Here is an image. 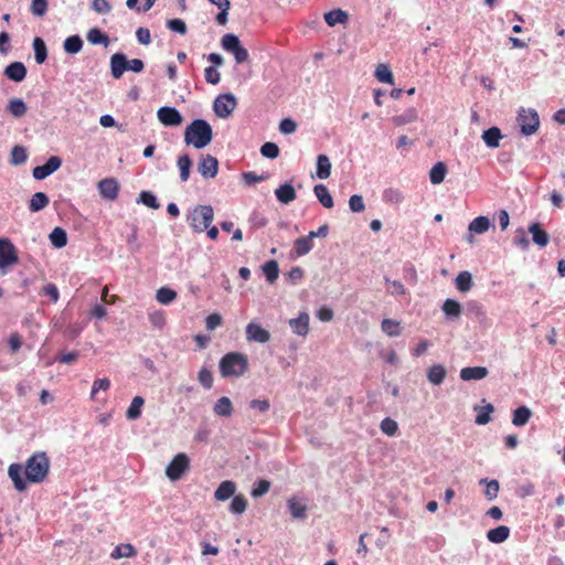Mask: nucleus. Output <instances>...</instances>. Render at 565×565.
I'll return each instance as SVG.
<instances>
[{
  "label": "nucleus",
  "mask_w": 565,
  "mask_h": 565,
  "mask_svg": "<svg viewBox=\"0 0 565 565\" xmlns=\"http://www.w3.org/2000/svg\"><path fill=\"white\" fill-rule=\"evenodd\" d=\"M263 271L266 276V279L271 284L274 282L279 275L278 263L276 260H269L264 264Z\"/></svg>",
  "instance_id": "44"
},
{
  "label": "nucleus",
  "mask_w": 565,
  "mask_h": 565,
  "mask_svg": "<svg viewBox=\"0 0 565 565\" xmlns=\"http://www.w3.org/2000/svg\"><path fill=\"white\" fill-rule=\"evenodd\" d=\"M489 227H490L489 218L487 216H478L470 222L468 230L471 233L483 234L489 230Z\"/></svg>",
  "instance_id": "34"
},
{
  "label": "nucleus",
  "mask_w": 565,
  "mask_h": 565,
  "mask_svg": "<svg viewBox=\"0 0 565 565\" xmlns=\"http://www.w3.org/2000/svg\"><path fill=\"white\" fill-rule=\"evenodd\" d=\"M236 491V484L231 480H225L220 483L214 492V497L217 501H225L231 497H234Z\"/></svg>",
  "instance_id": "20"
},
{
  "label": "nucleus",
  "mask_w": 565,
  "mask_h": 565,
  "mask_svg": "<svg viewBox=\"0 0 565 565\" xmlns=\"http://www.w3.org/2000/svg\"><path fill=\"white\" fill-rule=\"evenodd\" d=\"M510 536V529L507 525H500L495 529H491L487 532V539L491 543H503Z\"/></svg>",
  "instance_id": "23"
},
{
  "label": "nucleus",
  "mask_w": 565,
  "mask_h": 565,
  "mask_svg": "<svg viewBox=\"0 0 565 565\" xmlns=\"http://www.w3.org/2000/svg\"><path fill=\"white\" fill-rule=\"evenodd\" d=\"M349 207L353 213H360L365 210L363 198L359 194H354L349 200Z\"/></svg>",
  "instance_id": "56"
},
{
  "label": "nucleus",
  "mask_w": 565,
  "mask_h": 565,
  "mask_svg": "<svg viewBox=\"0 0 565 565\" xmlns=\"http://www.w3.org/2000/svg\"><path fill=\"white\" fill-rule=\"evenodd\" d=\"M90 8L99 14H107L111 11V4L107 0H93Z\"/></svg>",
  "instance_id": "55"
},
{
  "label": "nucleus",
  "mask_w": 565,
  "mask_h": 565,
  "mask_svg": "<svg viewBox=\"0 0 565 565\" xmlns=\"http://www.w3.org/2000/svg\"><path fill=\"white\" fill-rule=\"evenodd\" d=\"M128 60L122 53H115L110 57L111 75L115 78H120L125 71H127Z\"/></svg>",
  "instance_id": "16"
},
{
  "label": "nucleus",
  "mask_w": 565,
  "mask_h": 565,
  "mask_svg": "<svg viewBox=\"0 0 565 565\" xmlns=\"http://www.w3.org/2000/svg\"><path fill=\"white\" fill-rule=\"evenodd\" d=\"M309 315L307 312H301L298 318L289 320V326L295 333L305 337L309 332Z\"/></svg>",
  "instance_id": "17"
},
{
  "label": "nucleus",
  "mask_w": 565,
  "mask_h": 565,
  "mask_svg": "<svg viewBox=\"0 0 565 565\" xmlns=\"http://www.w3.org/2000/svg\"><path fill=\"white\" fill-rule=\"evenodd\" d=\"M145 404V399L141 396H135L126 412V417L129 420H135L140 417L141 408Z\"/></svg>",
  "instance_id": "31"
},
{
  "label": "nucleus",
  "mask_w": 565,
  "mask_h": 565,
  "mask_svg": "<svg viewBox=\"0 0 565 565\" xmlns=\"http://www.w3.org/2000/svg\"><path fill=\"white\" fill-rule=\"evenodd\" d=\"M138 202L143 203L145 205L151 207V209H159L160 204L157 201V198L148 191H142L139 195Z\"/></svg>",
  "instance_id": "54"
},
{
  "label": "nucleus",
  "mask_w": 565,
  "mask_h": 565,
  "mask_svg": "<svg viewBox=\"0 0 565 565\" xmlns=\"http://www.w3.org/2000/svg\"><path fill=\"white\" fill-rule=\"evenodd\" d=\"M529 232L532 234V239L537 246L545 247L548 244V233L544 231L539 223L531 224Z\"/></svg>",
  "instance_id": "21"
},
{
  "label": "nucleus",
  "mask_w": 565,
  "mask_h": 565,
  "mask_svg": "<svg viewBox=\"0 0 565 565\" xmlns=\"http://www.w3.org/2000/svg\"><path fill=\"white\" fill-rule=\"evenodd\" d=\"M99 194L109 201H114L118 196L119 184L114 178H106L98 182Z\"/></svg>",
  "instance_id": "14"
},
{
  "label": "nucleus",
  "mask_w": 565,
  "mask_h": 565,
  "mask_svg": "<svg viewBox=\"0 0 565 565\" xmlns=\"http://www.w3.org/2000/svg\"><path fill=\"white\" fill-rule=\"evenodd\" d=\"M313 192L319 202L326 207L331 209L333 206V199L324 184H317L313 188Z\"/></svg>",
  "instance_id": "27"
},
{
  "label": "nucleus",
  "mask_w": 565,
  "mask_h": 565,
  "mask_svg": "<svg viewBox=\"0 0 565 565\" xmlns=\"http://www.w3.org/2000/svg\"><path fill=\"white\" fill-rule=\"evenodd\" d=\"M499 482L497 480H491L487 483L484 495L488 500H493L498 497L499 493Z\"/></svg>",
  "instance_id": "60"
},
{
  "label": "nucleus",
  "mask_w": 565,
  "mask_h": 565,
  "mask_svg": "<svg viewBox=\"0 0 565 565\" xmlns=\"http://www.w3.org/2000/svg\"><path fill=\"white\" fill-rule=\"evenodd\" d=\"M8 111L15 118L23 117L26 114V104L21 98H11L7 106Z\"/></svg>",
  "instance_id": "28"
},
{
  "label": "nucleus",
  "mask_w": 565,
  "mask_h": 565,
  "mask_svg": "<svg viewBox=\"0 0 565 565\" xmlns=\"http://www.w3.org/2000/svg\"><path fill=\"white\" fill-rule=\"evenodd\" d=\"M28 154L25 148L21 146H14L11 150L10 162L14 166L22 164L26 161Z\"/></svg>",
  "instance_id": "49"
},
{
  "label": "nucleus",
  "mask_w": 565,
  "mask_h": 565,
  "mask_svg": "<svg viewBox=\"0 0 565 565\" xmlns=\"http://www.w3.org/2000/svg\"><path fill=\"white\" fill-rule=\"evenodd\" d=\"M494 407L491 404L486 405L482 408V412L479 413L476 417V423L478 425H486L491 420L490 414L493 413Z\"/></svg>",
  "instance_id": "57"
},
{
  "label": "nucleus",
  "mask_w": 565,
  "mask_h": 565,
  "mask_svg": "<svg viewBox=\"0 0 565 565\" xmlns=\"http://www.w3.org/2000/svg\"><path fill=\"white\" fill-rule=\"evenodd\" d=\"M532 416V412L527 406H520L513 412L512 424L518 427L526 425Z\"/></svg>",
  "instance_id": "25"
},
{
  "label": "nucleus",
  "mask_w": 565,
  "mask_h": 565,
  "mask_svg": "<svg viewBox=\"0 0 565 565\" xmlns=\"http://www.w3.org/2000/svg\"><path fill=\"white\" fill-rule=\"evenodd\" d=\"M456 288L461 292H467L472 288V276L469 271H461L456 277Z\"/></svg>",
  "instance_id": "36"
},
{
  "label": "nucleus",
  "mask_w": 565,
  "mask_h": 565,
  "mask_svg": "<svg viewBox=\"0 0 565 565\" xmlns=\"http://www.w3.org/2000/svg\"><path fill=\"white\" fill-rule=\"evenodd\" d=\"M417 117V113H416V109L415 108H409L405 111L404 115H401V116H395L393 118V121L394 124H396L397 126H402L406 122H412L416 119Z\"/></svg>",
  "instance_id": "52"
},
{
  "label": "nucleus",
  "mask_w": 565,
  "mask_h": 565,
  "mask_svg": "<svg viewBox=\"0 0 565 565\" xmlns=\"http://www.w3.org/2000/svg\"><path fill=\"white\" fill-rule=\"evenodd\" d=\"M297 124L290 118L282 119L279 124V130L285 135H290L295 132Z\"/></svg>",
  "instance_id": "64"
},
{
  "label": "nucleus",
  "mask_w": 565,
  "mask_h": 565,
  "mask_svg": "<svg viewBox=\"0 0 565 565\" xmlns=\"http://www.w3.org/2000/svg\"><path fill=\"white\" fill-rule=\"evenodd\" d=\"M441 310L448 318H459L461 315V305L457 300L446 299Z\"/></svg>",
  "instance_id": "33"
},
{
  "label": "nucleus",
  "mask_w": 565,
  "mask_h": 565,
  "mask_svg": "<svg viewBox=\"0 0 565 565\" xmlns=\"http://www.w3.org/2000/svg\"><path fill=\"white\" fill-rule=\"evenodd\" d=\"M198 170L203 178H215L218 172V161L212 154L202 156Z\"/></svg>",
  "instance_id": "12"
},
{
  "label": "nucleus",
  "mask_w": 565,
  "mask_h": 565,
  "mask_svg": "<svg viewBox=\"0 0 565 565\" xmlns=\"http://www.w3.org/2000/svg\"><path fill=\"white\" fill-rule=\"evenodd\" d=\"M205 79L210 84H217L221 79V75L214 66H209L204 70Z\"/></svg>",
  "instance_id": "62"
},
{
  "label": "nucleus",
  "mask_w": 565,
  "mask_h": 565,
  "mask_svg": "<svg viewBox=\"0 0 565 565\" xmlns=\"http://www.w3.org/2000/svg\"><path fill=\"white\" fill-rule=\"evenodd\" d=\"M49 196L43 192H36L32 195L29 209L31 212H39L49 205Z\"/></svg>",
  "instance_id": "32"
},
{
  "label": "nucleus",
  "mask_w": 565,
  "mask_h": 565,
  "mask_svg": "<svg viewBox=\"0 0 565 565\" xmlns=\"http://www.w3.org/2000/svg\"><path fill=\"white\" fill-rule=\"evenodd\" d=\"M4 75L14 82H22L26 76V67L22 62H12L4 70Z\"/></svg>",
  "instance_id": "18"
},
{
  "label": "nucleus",
  "mask_w": 565,
  "mask_h": 565,
  "mask_svg": "<svg viewBox=\"0 0 565 565\" xmlns=\"http://www.w3.org/2000/svg\"><path fill=\"white\" fill-rule=\"evenodd\" d=\"M62 164L60 157L52 156L43 166H38L33 169L32 174L36 180H43L53 172H55Z\"/></svg>",
  "instance_id": "11"
},
{
  "label": "nucleus",
  "mask_w": 565,
  "mask_h": 565,
  "mask_svg": "<svg viewBox=\"0 0 565 565\" xmlns=\"http://www.w3.org/2000/svg\"><path fill=\"white\" fill-rule=\"evenodd\" d=\"M277 200L282 204H289L296 200V191L291 184L285 183L275 190Z\"/></svg>",
  "instance_id": "22"
},
{
  "label": "nucleus",
  "mask_w": 565,
  "mask_h": 565,
  "mask_svg": "<svg viewBox=\"0 0 565 565\" xmlns=\"http://www.w3.org/2000/svg\"><path fill=\"white\" fill-rule=\"evenodd\" d=\"M50 471V459L44 451L32 455L25 463V479L32 483L42 482Z\"/></svg>",
  "instance_id": "2"
},
{
  "label": "nucleus",
  "mask_w": 565,
  "mask_h": 565,
  "mask_svg": "<svg viewBox=\"0 0 565 565\" xmlns=\"http://www.w3.org/2000/svg\"><path fill=\"white\" fill-rule=\"evenodd\" d=\"M222 324V317L220 313H212L205 319L206 330H214Z\"/></svg>",
  "instance_id": "63"
},
{
  "label": "nucleus",
  "mask_w": 565,
  "mask_h": 565,
  "mask_svg": "<svg viewBox=\"0 0 565 565\" xmlns=\"http://www.w3.org/2000/svg\"><path fill=\"white\" fill-rule=\"evenodd\" d=\"M488 373L486 366H467L460 370V379L462 381L482 380Z\"/></svg>",
  "instance_id": "19"
},
{
  "label": "nucleus",
  "mask_w": 565,
  "mask_h": 565,
  "mask_svg": "<svg viewBox=\"0 0 565 565\" xmlns=\"http://www.w3.org/2000/svg\"><path fill=\"white\" fill-rule=\"evenodd\" d=\"M326 22L333 26L338 23H344L348 20V13L341 9L332 10L324 14Z\"/></svg>",
  "instance_id": "41"
},
{
  "label": "nucleus",
  "mask_w": 565,
  "mask_h": 565,
  "mask_svg": "<svg viewBox=\"0 0 565 565\" xmlns=\"http://www.w3.org/2000/svg\"><path fill=\"white\" fill-rule=\"evenodd\" d=\"M157 300L162 305H169L177 298V292L168 287H161L156 294Z\"/></svg>",
  "instance_id": "45"
},
{
  "label": "nucleus",
  "mask_w": 565,
  "mask_h": 565,
  "mask_svg": "<svg viewBox=\"0 0 565 565\" xmlns=\"http://www.w3.org/2000/svg\"><path fill=\"white\" fill-rule=\"evenodd\" d=\"M157 116L159 121L164 126H179L183 118L174 107L164 106L158 109Z\"/></svg>",
  "instance_id": "10"
},
{
  "label": "nucleus",
  "mask_w": 565,
  "mask_h": 565,
  "mask_svg": "<svg viewBox=\"0 0 565 565\" xmlns=\"http://www.w3.org/2000/svg\"><path fill=\"white\" fill-rule=\"evenodd\" d=\"M136 555V550L131 544H121L117 546L113 553L111 557L115 559L122 558V557H132Z\"/></svg>",
  "instance_id": "46"
},
{
  "label": "nucleus",
  "mask_w": 565,
  "mask_h": 565,
  "mask_svg": "<svg viewBox=\"0 0 565 565\" xmlns=\"http://www.w3.org/2000/svg\"><path fill=\"white\" fill-rule=\"evenodd\" d=\"M19 260L14 245L8 238H0V269Z\"/></svg>",
  "instance_id": "9"
},
{
  "label": "nucleus",
  "mask_w": 565,
  "mask_h": 565,
  "mask_svg": "<svg viewBox=\"0 0 565 565\" xmlns=\"http://www.w3.org/2000/svg\"><path fill=\"white\" fill-rule=\"evenodd\" d=\"M289 511L295 519L303 520L307 518V507L296 499L288 500Z\"/></svg>",
  "instance_id": "40"
},
{
  "label": "nucleus",
  "mask_w": 565,
  "mask_h": 565,
  "mask_svg": "<svg viewBox=\"0 0 565 565\" xmlns=\"http://www.w3.org/2000/svg\"><path fill=\"white\" fill-rule=\"evenodd\" d=\"M447 173V167L444 162H437L429 171V179L433 184H439L444 181Z\"/></svg>",
  "instance_id": "35"
},
{
  "label": "nucleus",
  "mask_w": 565,
  "mask_h": 565,
  "mask_svg": "<svg viewBox=\"0 0 565 565\" xmlns=\"http://www.w3.org/2000/svg\"><path fill=\"white\" fill-rule=\"evenodd\" d=\"M218 367L223 377L242 376L248 370V360L243 353L231 352L221 359Z\"/></svg>",
  "instance_id": "3"
},
{
  "label": "nucleus",
  "mask_w": 565,
  "mask_h": 565,
  "mask_svg": "<svg viewBox=\"0 0 565 565\" xmlns=\"http://www.w3.org/2000/svg\"><path fill=\"white\" fill-rule=\"evenodd\" d=\"M22 473H23V468L19 463H12L8 468V475L10 477V479L12 480L14 488L20 492H22L26 489V481H28V480L23 479Z\"/></svg>",
  "instance_id": "15"
},
{
  "label": "nucleus",
  "mask_w": 565,
  "mask_h": 565,
  "mask_svg": "<svg viewBox=\"0 0 565 565\" xmlns=\"http://www.w3.org/2000/svg\"><path fill=\"white\" fill-rule=\"evenodd\" d=\"M33 50H34V58L38 64H42L45 62L47 57V49L44 41L41 38H35L33 40Z\"/></svg>",
  "instance_id": "37"
},
{
  "label": "nucleus",
  "mask_w": 565,
  "mask_h": 565,
  "mask_svg": "<svg viewBox=\"0 0 565 565\" xmlns=\"http://www.w3.org/2000/svg\"><path fill=\"white\" fill-rule=\"evenodd\" d=\"M213 412L217 416L230 417L233 413V404L226 396L218 398L213 407Z\"/></svg>",
  "instance_id": "26"
},
{
  "label": "nucleus",
  "mask_w": 565,
  "mask_h": 565,
  "mask_svg": "<svg viewBox=\"0 0 565 565\" xmlns=\"http://www.w3.org/2000/svg\"><path fill=\"white\" fill-rule=\"evenodd\" d=\"M167 26L174 32H178L180 34H185L186 32V24L181 19H172L167 22Z\"/></svg>",
  "instance_id": "61"
},
{
  "label": "nucleus",
  "mask_w": 565,
  "mask_h": 565,
  "mask_svg": "<svg viewBox=\"0 0 565 565\" xmlns=\"http://www.w3.org/2000/svg\"><path fill=\"white\" fill-rule=\"evenodd\" d=\"M247 508V500L243 494L234 495L230 505V511L234 514H242Z\"/></svg>",
  "instance_id": "47"
},
{
  "label": "nucleus",
  "mask_w": 565,
  "mask_h": 565,
  "mask_svg": "<svg viewBox=\"0 0 565 565\" xmlns=\"http://www.w3.org/2000/svg\"><path fill=\"white\" fill-rule=\"evenodd\" d=\"M198 380L204 388H212L214 379L212 372L209 369L202 367L198 374Z\"/></svg>",
  "instance_id": "50"
},
{
  "label": "nucleus",
  "mask_w": 565,
  "mask_h": 565,
  "mask_svg": "<svg viewBox=\"0 0 565 565\" xmlns=\"http://www.w3.org/2000/svg\"><path fill=\"white\" fill-rule=\"evenodd\" d=\"M260 153L269 159H276L279 156V148L274 142H265L260 148Z\"/></svg>",
  "instance_id": "53"
},
{
  "label": "nucleus",
  "mask_w": 565,
  "mask_h": 565,
  "mask_svg": "<svg viewBox=\"0 0 565 565\" xmlns=\"http://www.w3.org/2000/svg\"><path fill=\"white\" fill-rule=\"evenodd\" d=\"M192 167V160L188 154L180 156L178 159V168L180 170V179L185 182L190 178V170Z\"/></svg>",
  "instance_id": "39"
},
{
  "label": "nucleus",
  "mask_w": 565,
  "mask_h": 565,
  "mask_svg": "<svg viewBox=\"0 0 565 565\" xmlns=\"http://www.w3.org/2000/svg\"><path fill=\"white\" fill-rule=\"evenodd\" d=\"M246 339L253 342L267 343L270 340V333L258 323L250 322L246 326Z\"/></svg>",
  "instance_id": "13"
},
{
  "label": "nucleus",
  "mask_w": 565,
  "mask_h": 565,
  "mask_svg": "<svg viewBox=\"0 0 565 565\" xmlns=\"http://www.w3.org/2000/svg\"><path fill=\"white\" fill-rule=\"evenodd\" d=\"M236 106V97L233 94L227 93L216 97L213 108L220 118H227L235 110Z\"/></svg>",
  "instance_id": "8"
},
{
  "label": "nucleus",
  "mask_w": 565,
  "mask_h": 565,
  "mask_svg": "<svg viewBox=\"0 0 565 565\" xmlns=\"http://www.w3.org/2000/svg\"><path fill=\"white\" fill-rule=\"evenodd\" d=\"M331 174V162L326 154H319L317 158V177L327 179Z\"/></svg>",
  "instance_id": "30"
},
{
  "label": "nucleus",
  "mask_w": 565,
  "mask_h": 565,
  "mask_svg": "<svg viewBox=\"0 0 565 565\" xmlns=\"http://www.w3.org/2000/svg\"><path fill=\"white\" fill-rule=\"evenodd\" d=\"M63 47L65 52L76 54L82 50L83 41L78 35H72L64 41Z\"/></svg>",
  "instance_id": "43"
},
{
  "label": "nucleus",
  "mask_w": 565,
  "mask_h": 565,
  "mask_svg": "<svg viewBox=\"0 0 565 565\" xmlns=\"http://www.w3.org/2000/svg\"><path fill=\"white\" fill-rule=\"evenodd\" d=\"M50 241L56 248H62L67 244V234L61 227H55L50 234Z\"/></svg>",
  "instance_id": "42"
},
{
  "label": "nucleus",
  "mask_w": 565,
  "mask_h": 565,
  "mask_svg": "<svg viewBox=\"0 0 565 565\" xmlns=\"http://www.w3.org/2000/svg\"><path fill=\"white\" fill-rule=\"evenodd\" d=\"M501 139L502 134L498 127H491L482 134V140L489 148H498Z\"/></svg>",
  "instance_id": "24"
},
{
  "label": "nucleus",
  "mask_w": 565,
  "mask_h": 565,
  "mask_svg": "<svg viewBox=\"0 0 565 565\" xmlns=\"http://www.w3.org/2000/svg\"><path fill=\"white\" fill-rule=\"evenodd\" d=\"M214 218V211L211 205L196 206L189 216L190 224L196 232H204L209 228Z\"/></svg>",
  "instance_id": "4"
},
{
  "label": "nucleus",
  "mask_w": 565,
  "mask_h": 565,
  "mask_svg": "<svg viewBox=\"0 0 565 565\" xmlns=\"http://www.w3.org/2000/svg\"><path fill=\"white\" fill-rule=\"evenodd\" d=\"M270 489V482L268 480H260L258 483L253 488L250 494L253 498H259L266 494Z\"/></svg>",
  "instance_id": "59"
},
{
  "label": "nucleus",
  "mask_w": 565,
  "mask_h": 565,
  "mask_svg": "<svg viewBox=\"0 0 565 565\" xmlns=\"http://www.w3.org/2000/svg\"><path fill=\"white\" fill-rule=\"evenodd\" d=\"M518 125L520 126L521 134L524 136L534 135L540 127V117L533 108H522L516 117Z\"/></svg>",
  "instance_id": "5"
},
{
  "label": "nucleus",
  "mask_w": 565,
  "mask_h": 565,
  "mask_svg": "<svg viewBox=\"0 0 565 565\" xmlns=\"http://www.w3.org/2000/svg\"><path fill=\"white\" fill-rule=\"evenodd\" d=\"M213 138L211 125L204 119H195L184 130V142L195 149L206 147Z\"/></svg>",
  "instance_id": "1"
},
{
  "label": "nucleus",
  "mask_w": 565,
  "mask_h": 565,
  "mask_svg": "<svg viewBox=\"0 0 565 565\" xmlns=\"http://www.w3.org/2000/svg\"><path fill=\"white\" fill-rule=\"evenodd\" d=\"M110 386V381L108 379H98L95 380L93 383L92 392H90V398H95L96 394L99 391H107Z\"/></svg>",
  "instance_id": "58"
},
{
  "label": "nucleus",
  "mask_w": 565,
  "mask_h": 565,
  "mask_svg": "<svg viewBox=\"0 0 565 565\" xmlns=\"http://www.w3.org/2000/svg\"><path fill=\"white\" fill-rule=\"evenodd\" d=\"M49 8L47 0H32L30 10L36 17H43Z\"/></svg>",
  "instance_id": "51"
},
{
  "label": "nucleus",
  "mask_w": 565,
  "mask_h": 565,
  "mask_svg": "<svg viewBox=\"0 0 565 565\" xmlns=\"http://www.w3.org/2000/svg\"><path fill=\"white\" fill-rule=\"evenodd\" d=\"M427 377L434 385H440L446 377V369L441 364H435L428 369Z\"/></svg>",
  "instance_id": "29"
},
{
  "label": "nucleus",
  "mask_w": 565,
  "mask_h": 565,
  "mask_svg": "<svg viewBox=\"0 0 565 565\" xmlns=\"http://www.w3.org/2000/svg\"><path fill=\"white\" fill-rule=\"evenodd\" d=\"M221 45L225 51L234 55L235 62L237 64H243L248 61V51L242 46L237 35L233 33H227L223 35L221 40Z\"/></svg>",
  "instance_id": "6"
},
{
  "label": "nucleus",
  "mask_w": 565,
  "mask_h": 565,
  "mask_svg": "<svg viewBox=\"0 0 565 565\" xmlns=\"http://www.w3.org/2000/svg\"><path fill=\"white\" fill-rule=\"evenodd\" d=\"M312 241L307 235L296 239L294 249L297 256H303L312 249Z\"/></svg>",
  "instance_id": "38"
},
{
  "label": "nucleus",
  "mask_w": 565,
  "mask_h": 565,
  "mask_svg": "<svg viewBox=\"0 0 565 565\" xmlns=\"http://www.w3.org/2000/svg\"><path fill=\"white\" fill-rule=\"evenodd\" d=\"M190 470V459L186 454L180 452L173 457L166 468V476L171 481L180 480Z\"/></svg>",
  "instance_id": "7"
},
{
  "label": "nucleus",
  "mask_w": 565,
  "mask_h": 565,
  "mask_svg": "<svg viewBox=\"0 0 565 565\" xmlns=\"http://www.w3.org/2000/svg\"><path fill=\"white\" fill-rule=\"evenodd\" d=\"M87 40L92 43V44H104L105 46L108 45V36L106 34H104L99 29L97 28H94V29H90L87 33Z\"/></svg>",
  "instance_id": "48"
}]
</instances>
